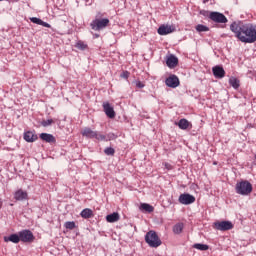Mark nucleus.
Here are the masks:
<instances>
[{
	"label": "nucleus",
	"instance_id": "nucleus-1",
	"mask_svg": "<svg viewBox=\"0 0 256 256\" xmlns=\"http://www.w3.org/2000/svg\"><path fill=\"white\" fill-rule=\"evenodd\" d=\"M230 31L241 43H255L256 25L252 23H243L242 21L233 22L230 25Z\"/></svg>",
	"mask_w": 256,
	"mask_h": 256
},
{
	"label": "nucleus",
	"instance_id": "nucleus-2",
	"mask_svg": "<svg viewBox=\"0 0 256 256\" xmlns=\"http://www.w3.org/2000/svg\"><path fill=\"white\" fill-rule=\"evenodd\" d=\"M103 13L97 12L95 19L90 23V27L93 31H103L106 27H109V18H103Z\"/></svg>",
	"mask_w": 256,
	"mask_h": 256
},
{
	"label": "nucleus",
	"instance_id": "nucleus-3",
	"mask_svg": "<svg viewBox=\"0 0 256 256\" xmlns=\"http://www.w3.org/2000/svg\"><path fill=\"white\" fill-rule=\"evenodd\" d=\"M235 191L238 195L247 197V195H251V193L253 192V185L247 180H242L236 183Z\"/></svg>",
	"mask_w": 256,
	"mask_h": 256
},
{
	"label": "nucleus",
	"instance_id": "nucleus-4",
	"mask_svg": "<svg viewBox=\"0 0 256 256\" xmlns=\"http://www.w3.org/2000/svg\"><path fill=\"white\" fill-rule=\"evenodd\" d=\"M145 241L149 245V247H160L161 245V239L157 235V232L150 230L149 232L146 233L145 235Z\"/></svg>",
	"mask_w": 256,
	"mask_h": 256
},
{
	"label": "nucleus",
	"instance_id": "nucleus-5",
	"mask_svg": "<svg viewBox=\"0 0 256 256\" xmlns=\"http://www.w3.org/2000/svg\"><path fill=\"white\" fill-rule=\"evenodd\" d=\"M20 235V241L22 243H33L35 241V236L31 230H21L18 232Z\"/></svg>",
	"mask_w": 256,
	"mask_h": 256
},
{
	"label": "nucleus",
	"instance_id": "nucleus-6",
	"mask_svg": "<svg viewBox=\"0 0 256 256\" xmlns=\"http://www.w3.org/2000/svg\"><path fill=\"white\" fill-rule=\"evenodd\" d=\"M214 229L217 231H231L233 229V223L231 221L214 222Z\"/></svg>",
	"mask_w": 256,
	"mask_h": 256
},
{
	"label": "nucleus",
	"instance_id": "nucleus-7",
	"mask_svg": "<svg viewBox=\"0 0 256 256\" xmlns=\"http://www.w3.org/2000/svg\"><path fill=\"white\" fill-rule=\"evenodd\" d=\"M209 19L214 23H228L229 21L227 17L224 16V14L221 12H210Z\"/></svg>",
	"mask_w": 256,
	"mask_h": 256
},
{
	"label": "nucleus",
	"instance_id": "nucleus-8",
	"mask_svg": "<svg viewBox=\"0 0 256 256\" xmlns=\"http://www.w3.org/2000/svg\"><path fill=\"white\" fill-rule=\"evenodd\" d=\"M178 201L181 205H192V203H195V196L189 193H183L179 196Z\"/></svg>",
	"mask_w": 256,
	"mask_h": 256
},
{
	"label": "nucleus",
	"instance_id": "nucleus-9",
	"mask_svg": "<svg viewBox=\"0 0 256 256\" xmlns=\"http://www.w3.org/2000/svg\"><path fill=\"white\" fill-rule=\"evenodd\" d=\"M165 84L167 87H170L171 89H177L179 87L180 82H179V77L177 75L172 74L165 80Z\"/></svg>",
	"mask_w": 256,
	"mask_h": 256
},
{
	"label": "nucleus",
	"instance_id": "nucleus-10",
	"mask_svg": "<svg viewBox=\"0 0 256 256\" xmlns=\"http://www.w3.org/2000/svg\"><path fill=\"white\" fill-rule=\"evenodd\" d=\"M102 107L104 109L105 115L109 117V119H115V110L113 109V106L109 102H104L102 104Z\"/></svg>",
	"mask_w": 256,
	"mask_h": 256
},
{
	"label": "nucleus",
	"instance_id": "nucleus-11",
	"mask_svg": "<svg viewBox=\"0 0 256 256\" xmlns=\"http://www.w3.org/2000/svg\"><path fill=\"white\" fill-rule=\"evenodd\" d=\"M158 35H169V33L175 32V26L161 25L158 30Z\"/></svg>",
	"mask_w": 256,
	"mask_h": 256
},
{
	"label": "nucleus",
	"instance_id": "nucleus-12",
	"mask_svg": "<svg viewBox=\"0 0 256 256\" xmlns=\"http://www.w3.org/2000/svg\"><path fill=\"white\" fill-rule=\"evenodd\" d=\"M166 65H167V67H169V69H175V67H177V65H179V58H177V56L171 54L170 56H168V58L166 60Z\"/></svg>",
	"mask_w": 256,
	"mask_h": 256
},
{
	"label": "nucleus",
	"instance_id": "nucleus-13",
	"mask_svg": "<svg viewBox=\"0 0 256 256\" xmlns=\"http://www.w3.org/2000/svg\"><path fill=\"white\" fill-rule=\"evenodd\" d=\"M14 199L16 201H27V199H29V194H27V191L19 189L14 193Z\"/></svg>",
	"mask_w": 256,
	"mask_h": 256
},
{
	"label": "nucleus",
	"instance_id": "nucleus-14",
	"mask_svg": "<svg viewBox=\"0 0 256 256\" xmlns=\"http://www.w3.org/2000/svg\"><path fill=\"white\" fill-rule=\"evenodd\" d=\"M212 73L216 79H223L225 77V69L222 66H214Z\"/></svg>",
	"mask_w": 256,
	"mask_h": 256
},
{
	"label": "nucleus",
	"instance_id": "nucleus-15",
	"mask_svg": "<svg viewBox=\"0 0 256 256\" xmlns=\"http://www.w3.org/2000/svg\"><path fill=\"white\" fill-rule=\"evenodd\" d=\"M82 136L86 137V139H96L97 131H93L91 128L86 127L82 131Z\"/></svg>",
	"mask_w": 256,
	"mask_h": 256
},
{
	"label": "nucleus",
	"instance_id": "nucleus-16",
	"mask_svg": "<svg viewBox=\"0 0 256 256\" xmlns=\"http://www.w3.org/2000/svg\"><path fill=\"white\" fill-rule=\"evenodd\" d=\"M37 139H39V137L33 131H27L24 133V140L27 141V143H34Z\"/></svg>",
	"mask_w": 256,
	"mask_h": 256
},
{
	"label": "nucleus",
	"instance_id": "nucleus-17",
	"mask_svg": "<svg viewBox=\"0 0 256 256\" xmlns=\"http://www.w3.org/2000/svg\"><path fill=\"white\" fill-rule=\"evenodd\" d=\"M176 125L179 127V129H182V131H185L187 129H189V125H191V122L188 121L185 118L180 119Z\"/></svg>",
	"mask_w": 256,
	"mask_h": 256
},
{
	"label": "nucleus",
	"instance_id": "nucleus-18",
	"mask_svg": "<svg viewBox=\"0 0 256 256\" xmlns=\"http://www.w3.org/2000/svg\"><path fill=\"white\" fill-rule=\"evenodd\" d=\"M40 139L42 141H45L46 143H55V136L49 133H41L40 134Z\"/></svg>",
	"mask_w": 256,
	"mask_h": 256
},
{
	"label": "nucleus",
	"instance_id": "nucleus-19",
	"mask_svg": "<svg viewBox=\"0 0 256 256\" xmlns=\"http://www.w3.org/2000/svg\"><path fill=\"white\" fill-rule=\"evenodd\" d=\"M4 241H5L6 243H9V241H10L11 243H19V241H21L19 232H18V234H11V235L8 236V237H4Z\"/></svg>",
	"mask_w": 256,
	"mask_h": 256
},
{
	"label": "nucleus",
	"instance_id": "nucleus-20",
	"mask_svg": "<svg viewBox=\"0 0 256 256\" xmlns=\"http://www.w3.org/2000/svg\"><path fill=\"white\" fill-rule=\"evenodd\" d=\"M119 219H120V216H119V213L117 212H113L112 214H109L106 216V221L108 223H117Z\"/></svg>",
	"mask_w": 256,
	"mask_h": 256
},
{
	"label": "nucleus",
	"instance_id": "nucleus-21",
	"mask_svg": "<svg viewBox=\"0 0 256 256\" xmlns=\"http://www.w3.org/2000/svg\"><path fill=\"white\" fill-rule=\"evenodd\" d=\"M80 215L83 219H91L93 217V210L85 208L81 211Z\"/></svg>",
	"mask_w": 256,
	"mask_h": 256
},
{
	"label": "nucleus",
	"instance_id": "nucleus-22",
	"mask_svg": "<svg viewBox=\"0 0 256 256\" xmlns=\"http://www.w3.org/2000/svg\"><path fill=\"white\" fill-rule=\"evenodd\" d=\"M140 210H141V211H145L146 213H153L154 208H153V206H151L150 204L142 203V204L140 205Z\"/></svg>",
	"mask_w": 256,
	"mask_h": 256
},
{
	"label": "nucleus",
	"instance_id": "nucleus-23",
	"mask_svg": "<svg viewBox=\"0 0 256 256\" xmlns=\"http://www.w3.org/2000/svg\"><path fill=\"white\" fill-rule=\"evenodd\" d=\"M183 227H184L183 223H177L173 227V233L175 235H180V233H183Z\"/></svg>",
	"mask_w": 256,
	"mask_h": 256
},
{
	"label": "nucleus",
	"instance_id": "nucleus-24",
	"mask_svg": "<svg viewBox=\"0 0 256 256\" xmlns=\"http://www.w3.org/2000/svg\"><path fill=\"white\" fill-rule=\"evenodd\" d=\"M193 248L198 249V251H207L209 249V245L196 243L193 245Z\"/></svg>",
	"mask_w": 256,
	"mask_h": 256
},
{
	"label": "nucleus",
	"instance_id": "nucleus-25",
	"mask_svg": "<svg viewBox=\"0 0 256 256\" xmlns=\"http://www.w3.org/2000/svg\"><path fill=\"white\" fill-rule=\"evenodd\" d=\"M229 84L231 85V87H233V89H237L238 87H240L239 79L235 77H231L229 79Z\"/></svg>",
	"mask_w": 256,
	"mask_h": 256
},
{
	"label": "nucleus",
	"instance_id": "nucleus-26",
	"mask_svg": "<svg viewBox=\"0 0 256 256\" xmlns=\"http://www.w3.org/2000/svg\"><path fill=\"white\" fill-rule=\"evenodd\" d=\"M196 31H198V33H205L207 31H209V27L203 25V24H198L196 26Z\"/></svg>",
	"mask_w": 256,
	"mask_h": 256
},
{
	"label": "nucleus",
	"instance_id": "nucleus-27",
	"mask_svg": "<svg viewBox=\"0 0 256 256\" xmlns=\"http://www.w3.org/2000/svg\"><path fill=\"white\" fill-rule=\"evenodd\" d=\"M75 47H76V49H80V51H85V49H87V44H85V42L79 40L78 42H76Z\"/></svg>",
	"mask_w": 256,
	"mask_h": 256
},
{
	"label": "nucleus",
	"instance_id": "nucleus-28",
	"mask_svg": "<svg viewBox=\"0 0 256 256\" xmlns=\"http://www.w3.org/2000/svg\"><path fill=\"white\" fill-rule=\"evenodd\" d=\"M104 153H105V155L113 157V155H115V148H113V147H106L104 149Z\"/></svg>",
	"mask_w": 256,
	"mask_h": 256
},
{
	"label": "nucleus",
	"instance_id": "nucleus-29",
	"mask_svg": "<svg viewBox=\"0 0 256 256\" xmlns=\"http://www.w3.org/2000/svg\"><path fill=\"white\" fill-rule=\"evenodd\" d=\"M64 227L66 229H69L70 231H73V229H75V227L77 226L75 225L74 221H68V222H65Z\"/></svg>",
	"mask_w": 256,
	"mask_h": 256
},
{
	"label": "nucleus",
	"instance_id": "nucleus-30",
	"mask_svg": "<svg viewBox=\"0 0 256 256\" xmlns=\"http://www.w3.org/2000/svg\"><path fill=\"white\" fill-rule=\"evenodd\" d=\"M119 137L117 134L110 132L106 135V141H115Z\"/></svg>",
	"mask_w": 256,
	"mask_h": 256
},
{
	"label": "nucleus",
	"instance_id": "nucleus-31",
	"mask_svg": "<svg viewBox=\"0 0 256 256\" xmlns=\"http://www.w3.org/2000/svg\"><path fill=\"white\" fill-rule=\"evenodd\" d=\"M97 141H107V135L99 134V132H96V138Z\"/></svg>",
	"mask_w": 256,
	"mask_h": 256
},
{
	"label": "nucleus",
	"instance_id": "nucleus-32",
	"mask_svg": "<svg viewBox=\"0 0 256 256\" xmlns=\"http://www.w3.org/2000/svg\"><path fill=\"white\" fill-rule=\"evenodd\" d=\"M41 125L42 127H49L50 125H53V119L43 120Z\"/></svg>",
	"mask_w": 256,
	"mask_h": 256
},
{
	"label": "nucleus",
	"instance_id": "nucleus-33",
	"mask_svg": "<svg viewBox=\"0 0 256 256\" xmlns=\"http://www.w3.org/2000/svg\"><path fill=\"white\" fill-rule=\"evenodd\" d=\"M30 21H31V23H35L36 25H41V23H42V20L37 17L30 18Z\"/></svg>",
	"mask_w": 256,
	"mask_h": 256
},
{
	"label": "nucleus",
	"instance_id": "nucleus-34",
	"mask_svg": "<svg viewBox=\"0 0 256 256\" xmlns=\"http://www.w3.org/2000/svg\"><path fill=\"white\" fill-rule=\"evenodd\" d=\"M200 14L203 15L204 17H208V19H209L210 15H211V12L207 11V10H202L200 12Z\"/></svg>",
	"mask_w": 256,
	"mask_h": 256
},
{
	"label": "nucleus",
	"instance_id": "nucleus-35",
	"mask_svg": "<svg viewBox=\"0 0 256 256\" xmlns=\"http://www.w3.org/2000/svg\"><path fill=\"white\" fill-rule=\"evenodd\" d=\"M136 87L138 89H143V87H145V84H143V82L141 81H136Z\"/></svg>",
	"mask_w": 256,
	"mask_h": 256
},
{
	"label": "nucleus",
	"instance_id": "nucleus-36",
	"mask_svg": "<svg viewBox=\"0 0 256 256\" xmlns=\"http://www.w3.org/2000/svg\"><path fill=\"white\" fill-rule=\"evenodd\" d=\"M40 25H42V27H47L48 29H51V24H49L43 20H42V23H40Z\"/></svg>",
	"mask_w": 256,
	"mask_h": 256
},
{
	"label": "nucleus",
	"instance_id": "nucleus-37",
	"mask_svg": "<svg viewBox=\"0 0 256 256\" xmlns=\"http://www.w3.org/2000/svg\"><path fill=\"white\" fill-rule=\"evenodd\" d=\"M122 77H124V79H128L129 78V72H124L122 74Z\"/></svg>",
	"mask_w": 256,
	"mask_h": 256
},
{
	"label": "nucleus",
	"instance_id": "nucleus-38",
	"mask_svg": "<svg viewBox=\"0 0 256 256\" xmlns=\"http://www.w3.org/2000/svg\"><path fill=\"white\" fill-rule=\"evenodd\" d=\"M164 165H165L166 169H168V171L172 169L171 164L165 163Z\"/></svg>",
	"mask_w": 256,
	"mask_h": 256
},
{
	"label": "nucleus",
	"instance_id": "nucleus-39",
	"mask_svg": "<svg viewBox=\"0 0 256 256\" xmlns=\"http://www.w3.org/2000/svg\"><path fill=\"white\" fill-rule=\"evenodd\" d=\"M95 37H99V34H96Z\"/></svg>",
	"mask_w": 256,
	"mask_h": 256
},
{
	"label": "nucleus",
	"instance_id": "nucleus-40",
	"mask_svg": "<svg viewBox=\"0 0 256 256\" xmlns=\"http://www.w3.org/2000/svg\"><path fill=\"white\" fill-rule=\"evenodd\" d=\"M0 1H3V0H0Z\"/></svg>",
	"mask_w": 256,
	"mask_h": 256
}]
</instances>
